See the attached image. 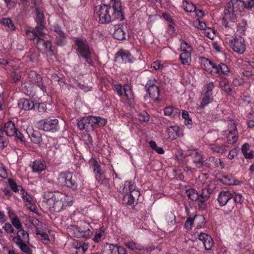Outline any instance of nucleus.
<instances>
[{"mask_svg":"<svg viewBox=\"0 0 254 254\" xmlns=\"http://www.w3.org/2000/svg\"><path fill=\"white\" fill-rule=\"evenodd\" d=\"M192 224H194L192 218L189 217L185 222V227L187 229L190 230L191 229Z\"/></svg>","mask_w":254,"mask_h":254,"instance_id":"obj_63","label":"nucleus"},{"mask_svg":"<svg viewBox=\"0 0 254 254\" xmlns=\"http://www.w3.org/2000/svg\"><path fill=\"white\" fill-rule=\"evenodd\" d=\"M20 190V193L22 195V197L23 200L27 202L25 205L27 207L30 209L32 211H34L35 209V205H33V198L32 197L28 194L26 192H25L23 188H21Z\"/></svg>","mask_w":254,"mask_h":254,"instance_id":"obj_22","label":"nucleus"},{"mask_svg":"<svg viewBox=\"0 0 254 254\" xmlns=\"http://www.w3.org/2000/svg\"><path fill=\"white\" fill-rule=\"evenodd\" d=\"M15 244L23 253L26 254H32V250L28 246L29 243L18 242Z\"/></svg>","mask_w":254,"mask_h":254,"instance_id":"obj_33","label":"nucleus"},{"mask_svg":"<svg viewBox=\"0 0 254 254\" xmlns=\"http://www.w3.org/2000/svg\"><path fill=\"white\" fill-rule=\"evenodd\" d=\"M182 117L185 120V123L186 125H191L192 124V120L189 116L188 112L183 111L182 112Z\"/></svg>","mask_w":254,"mask_h":254,"instance_id":"obj_51","label":"nucleus"},{"mask_svg":"<svg viewBox=\"0 0 254 254\" xmlns=\"http://www.w3.org/2000/svg\"><path fill=\"white\" fill-rule=\"evenodd\" d=\"M90 164L92 166L93 171L95 173H99L102 170L100 166L98 164L97 161L95 159H91L89 161Z\"/></svg>","mask_w":254,"mask_h":254,"instance_id":"obj_46","label":"nucleus"},{"mask_svg":"<svg viewBox=\"0 0 254 254\" xmlns=\"http://www.w3.org/2000/svg\"><path fill=\"white\" fill-rule=\"evenodd\" d=\"M36 234L39 235L41 240L43 241V243L45 244H48L50 242L49 236L46 233H41L40 231H36Z\"/></svg>","mask_w":254,"mask_h":254,"instance_id":"obj_52","label":"nucleus"},{"mask_svg":"<svg viewBox=\"0 0 254 254\" xmlns=\"http://www.w3.org/2000/svg\"><path fill=\"white\" fill-rule=\"evenodd\" d=\"M115 61L123 63H132L131 55L129 52L124 50H120L115 56Z\"/></svg>","mask_w":254,"mask_h":254,"instance_id":"obj_11","label":"nucleus"},{"mask_svg":"<svg viewBox=\"0 0 254 254\" xmlns=\"http://www.w3.org/2000/svg\"><path fill=\"white\" fill-rule=\"evenodd\" d=\"M125 245L127 248H128L129 250L131 251H135V250L141 249V248H140L139 245H138L137 244L135 243L133 241L126 242L125 243Z\"/></svg>","mask_w":254,"mask_h":254,"instance_id":"obj_47","label":"nucleus"},{"mask_svg":"<svg viewBox=\"0 0 254 254\" xmlns=\"http://www.w3.org/2000/svg\"><path fill=\"white\" fill-rule=\"evenodd\" d=\"M45 27V26L44 24H37L35 29H33V30L35 33H36L38 37H43L45 34L44 31Z\"/></svg>","mask_w":254,"mask_h":254,"instance_id":"obj_41","label":"nucleus"},{"mask_svg":"<svg viewBox=\"0 0 254 254\" xmlns=\"http://www.w3.org/2000/svg\"><path fill=\"white\" fill-rule=\"evenodd\" d=\"M212 150L216 153L223 154L226 150V147L224 145H221L220 146H215L211 148Z\"/></svg>","mask_w":254,"mask_h":254,"instance_id":"obj_57","label":"nucleus"},{"mask_svg":"<svg viewBox=\"0 0 254 254\" xmlns=\"http://www.w3.org/2000/svg\"><path fill=\"white\" fill-rule=\"evenodd\" d=\"M243 74L245 76L247 77L248 78L251 79L252 81L254 80L253 72L252 70L248 69L245 70L243 72Z\"/></svg>","mask_w":254,"mask_h":254,"instance_id":"obj_64","label":"nucleus"},{"mask_svg":"<svg viewBox=\"0 0 254 254\" xmlns=\"http://www.w3.org/2000/svg\"><path fill=\"white\" fill-rule=\"evenodd\" d=\"M235 193V195L234 194V196H233L234 201L236 203V204H239L240 205L242 204L244 200V197L241 194H239V193L237 194L236 193Z\"/></svg>","mask_w":254,"mask_h":254,"instance_id":"obj_54","label":"nucleus"},{"mask_svg":"<svg viewBox=\"0 0 254 254\" xmlns=\"http://www.w3.org/2000/svg\"><path fill=\"white\" fill-rule=\"evenodd\" d=\"M137 119L140 122H146L149 121V115L145 112L137 114Z\"/></svg>","mask_w":254,"mask_h":254,"instance_id":"obj_50","label":"nucleus"},{"mask_svg":"<svg viewBox=\"0 0 254 254\" xmlns=\"http://www.w3.org/2000/svg\"><path fill=\"white\" fill-rule=\"evenodd\" d=\"M26 132L33 143L40 144L42 141V136L39 131L28 128Z\"/></svg>","mask_w":254,"mask_h":254,"instance_id":"obj_15","label":"nucleus"},{"mask_svg":"<svg viewBox=\"0 0 254 254\" xmlns=\"http://www.w3.org/2000/svg\"><path fill=\"white\" fill-rule=\"evenodd\" d=\"M90 227V226L89 224L84 222L79 226H72V229L75 237L86 239L90 238L93 234Z\"/></svg>","mask_w":254,"mask_h":254,"instance_id":"obj_8","label":"nucleus"},{"mask_svg":"<svg viewBox=\"0 0 254 254\" xmlns=\"http://www.w3.org/2000/svg\"><path fill=\"white\" fill-rule=\"evenodd\" d=\"M3 130V133L5 132L8 136H12L16 133L17 129L15 127L14 124L11 121H8L5 124L4 127H1Z\"/></svg>","mask_w":254,"mask_h":254,"instance_id":"obj_21","label":"nucleus"},{"mask_svg":"<svg viewBox=\"0 0 254 254\" xmlns=\"http://www.w3.org/2000/svg\"><path fill=\"white\" fill-rule=\"evenodd\" d=\"M164 112L165 115L170 116L172 118H174L180 114L179 110L173 106L165 107L164 109Z\"/></svg>","mask_w":254,"mask_h":254,"instance_id":"obj_32","label":"nucleus"},{"mask_svg":"<svg viewBox=\"0 0 254 254\" xmlns=\"http://www.w3.org/2000/svg\"><path fill=\"white\" fill-rule=\"evenodd\" d=\"M186 193L187 195L191 200H198L201 203V204L199 205L200 208L202 209L205 208L206 205L204 202L207 200L210 196V193L209 192L208 189H203L201 194H199L197 191L193 189H190L187 190Z\"/></svg>","mask_w":254,"mask_h":254,"instance_id":"obj_3","label":"nucleus"},{"mask_svg":"<svg viewBox=\"0 0 254 254\" xmlns=\"http://www.w3.org/2000/svg\"><path fill=\"white\" fill-rule=\"evenodd\" d=\"M241 149L243 154L246 158L252 159L253 158V151L251 150L249 153H248V151L250 150V145L249 143H245L244 144Z\"/></svg>","mask_w":254,"mask_h":254,"instance_id":"obj_35","label":"nucleus"},{"mask_svg":"<svg viewBox=\"0 0 254 254\" xmlns=\"http://www.w3.org/2000/svg\"><path fill=\"white\" fill-rule=\"evenodd\" d=\"M212 100V95L208 93V92H204L202 95L201 102L200 103V106L202 107H204Z\"/></svg>","mask_w":254,"mask_h":254,"instance_id":"obj_37","label":"nucleus"},{"mask_svg":"<svg viewBox=\"0 0 254 254\" xmlns=\"http://www.w3.org/2000/svg\"><path fill=\"white\" fill-rule=\"evenodd\" d=\"M26 34L28 39L30 40H34L36 38H38V36L36 35V33L32 30H26Z\"/></svg>","mask_w":254,"mask_h":254,"instance_id":"obj_60","label":"nucleus"},{"mask_svg":"<svg viewBox=\"0 0 254 254\" xmlns=\"http://www.w3.org/2000/svg\"><path fill=\"white\" fill-rule=\"evenodd\" d=\"M191 155L193 159V162L195 164L196 167L199 168L202 167L203 161L202 154L198 152L193 151Z\"/></svg>","mask_w":254,"mask_h":254,"instance_id":"obj_29","label":"nucleus"},{"mask_svg":"<svg viewBox=\"0 0 254 254\" xmlns=\"http://www.w3.org/2000/svg\"><path fill=\"white\" fill-rule=\"evenodd\" d=\"M60 185L65 186L73 190H77L78 184L73 178L72 174L69 172H61L57 178Z\"/></svg>","mask_w":254,"mask_h":254,"instance_id":"obj_6","label":"nucleus"},{"mask_svg":"<svg viewBox=\"0 0 254 254\" xmlns=\"http://www.w3.org/2000/svg\"><path fill=\"white\" fill-rule=\"evenodd\" d=\"M21 75L17 73L16 71H14L12 73L11 82L13 83H17L21 79Z\"/></svg>","mask_w":254,"mask_h":254,"instance_id":"obj_58","label":"nucleus"},{"mask_svg":"<svg viewBox=\"0 0 254 254\" xmlns=\"http://www.w3.org/2000/svg\"><path fill=\"white\" fill-rule=\"evenodd\" d=\"M55 197H57L56 195H54L53 192H49L47 194H44V200L49 206L50 208L51 207V204L55 199Z\"/></svg>","mask_w":254,"mask_h":254,"instance_id":"obj_43","label":"nucleus"},{"mask_svg":"<svg viewBox=\"0 0 254 254\" xmlns=\"http://www.w3.org/2000/svg\"><path fill=\"white\" fill-rule=\"evenodd\" d=\"M3 130L0 128V149H3L7 146L8 142L5 137L3 136Z\"/></svg>","mask_w":254,"mask_h":254,"instance_id":"obj_48","label":"nucleus"},{"mask_svg":"<svg viewBox=\"0 0 254 254\" xmlns=\"http://www.w3.org/2000/svg\"><path fill=\"white\" fill-rule=\"evenodd\" d=\"M254 5V0H247L246 1L241 0H231L228 2L224 9L223 20L231 21L233 22L241 15L244 8L251 9Z\"/></svg>","mask_w":254,"mask_h":254,"instance_id":"obj_2","label":"nucleus"},{"mask_svg":"<svg viewBox=\"0 0 254 254\" xmlns=\"http://www.w3.org/2000/svg\"><path fill=\"white\" fill-rule=\"evenodd\" d=\"M229 133L227 135V142L229 144H234L237 141L238 131L236 125L234 123L229 124L228 126Z\"/></svg>","mask_w":254,"mask_h":254,"instance_id":"obj_13","label":"nucleus"},{"mask_svg":"<svg viewBox=\"0 0 254 254\" xmlns=\"http://www.w3.org/2000/svg\"><path fill=\"white\" fill-rule=\"evenodd\" d=\"M176 224V216L171 212H167L165 215V220L163 223L164 227L167 230Z\"/></svg>","mask_w":254,"mask_h":254,"instance_id":"obj_23","label":"nucleus"},{"mask_svg":"<svg viewBox=\"0 0 254 254\" xmlns=\"http://www.w3.org/2000/svg\"><path fill=\"white\" fill-rule=\"evenodd\" d=\"M96 175V179L101 184L105 185L107 186L109 184V181L106 179L103 175V171L100 170L99 173H95Z\"/></svg>","mask_w":254,"mask_h":254,"instance_id":"obj_40","label":"nucleus"},{"mask_svg":"<svg viewBox=\"0 0 254 254\" xmlns=\"http://www.w3.org/2000/svg\"><path fill=\"white\" fill-rule=\"evenodd\" d=\"M124 190L127 194H130V195H134V197H139L140 193L138 190L136 189L135 185L131 182H126L125 184Z\"/></svg>","mask_w":254,"mask_h":254,"instance_id":"obj_20","label":"nucleus"},{"mask_svg":"<svg viewBox=\"0 0 254 254\" xmlns=\"http://www.w3.org/2000/svg\"><path fill=\"white\" fill-rule=\"evenodd\" d=\"M91 116L83 117L77 123L78 128L81 130L93 129V124L91 122Z\"/></svg>","mask_w":254,"mask_h":254,"instance_id":"obj_14","label":"nucleus"},{"mask_svg":"<svg viewBox=\"0 0 254 254\" xmlns=\"http://www.w3.org/2000/svg\"><path fill=\"white\" fill-rule=\"evenodd\" d=\"M214 85L212 82L207 83L204 86V88L206 90L205 92H208V93H209L210 94L212 95V91Z\"/></svg>","mask_w":254,"mask_h":254,"instance_id":"obj_62","label":"nucleus"},{"mask_svg":"<svg viewBox=\"0 0 254 254\" xmlns=\"http://www.w3.org/2000/svg\"><path fill=\"white\" fill-rule=\"evenodd\" d=\"M198 239L202 242L206 250H211L214 243L210 235L204 233H200L198 235Z\"/></svg>","mask_w":254,"mask_h":254,"instance_id":"obj_16","label":"nucleus"},{"mask_svg":"<svg viewBox=\"0 0 254 254\" xmlns=\"http://www.w3.org/2000/svg\"><path fill=\"white\" fill-rule=\"evenodd\" d=\"M91 119L93 125L94 124L98 125L99 127H103L107 123V121L105 119L100 117L91 116Z\"/></svg>","mask_w":254,"mask_h":254,"instance_id":"obj_39","label":"nucleus"},{"mask_svg":"<svg viewBox=\"0 0 254 254\" xmlns=\"http://www.w3.org/2000/svg\"><path fill=\"white\" fill-rule=\"evenodd\" d=\"M8 182L10 188L14 192H17L19 190V189L21 190V188H22L21 186H17L14 181L12 179H9Z\"/></svg>","mask_w":254,"mask_h":254,"instance_id":"obj_49","label":"nucleus"},{"mask_svg":"<svg viewBox=\"0 0 254 254\" xmlns=\"http://www.w3.org/2000/svg\"><path fill=\"white\" fill-rule=\"evenodd\" d=\"M203 61L206 64H209L211 65L214 72L218 73L219 75H221L220 74H223L225 75H228L230 71L229 67L226 64L220 63L218 66H217L215 65L211 61L205 58H202V61Z\"/></svg>","mask_w":254,"mask_h":254,"instance_id":"obj_10","label":"nucleus"},{"mask_svg":"<svg viewBox=\"0 0 254 254\" xmlns=\"http://www.w3.org/2000/svg\"><path fill=\"white\" fill-rule=\"evenodd\" d=\"M65 198L64 197H61L60 195H57L55 197V199L51 204V207L53 209V211L55 212H60L63 209L64 206V201Z\"/></svg>","mask_w":254,"mask_h":254,"instance_id":"obj_17","label":"nucleus"},{"mask_svg":"<svg viewBox=\"0 0 254 254\" xmlns=\"http://www.w3.org/2000/svg\"><path fill=\"white\" fill-rule=\"evenodd\" d=\"M33 74L35 75V77L33 81V84L37 86H38L43 91H45L46 88L42 82V77L40 75L37 74L35 72L33 73Z\"/></svg>","mask_w":254,"mask_h":254,"instance_id":"obj_38","label":"nucleus"},{"mask_svg":"<svg viewBox=\"0 0 254 254\" xmlns=\"http://www.w3.org/2000/svg\"><path fill=\"white\" fill-rule=\"evenodd\" d=\"M202 167L213 169L218 167V159L214 157L211 156L203 161Z\"/></svg>","mask_w":254,"mask_h":254,"instance_id":"obj_26","label":"nucleus"},{"mask_svg":"<svg viewBox=\"0 0 254 254\" xmlns=\"http://www.w3.org/2000/svg\"><path fill=\"white\" fill-rule=\"evenodd\" d=\"M95 17L101 24L125 19L124 9L120 0H112L109 4H101L95 7Z\"/></svg>","mask_w":254,"mask_h":254,"instance_id":"obj_1","label":"nucleus"},{"mask_svg":"<svg viewBox=\"0 0 254 254\" xmlns=\"http://www.w3.org/2000/svg\"><path fill=\"white\" fill-rule=\"evenodd\" d=\"M114 90L117 92L120 96L125 94L128 100H131L132 98V95L131 94L130 91L126 88H124L123 90L121 84H115L114 86Z\"/></svg>","mask_w":254,"mask_h":254,"instance_id":"obj_24","label":"nucleus"},{"mask_svg":"<svg viewBox=\"0 0 254 254\" xmlns=\"http://www.w3.org/2000/svg\"><path fill=\"white\" fill-rule=\"evenodd\" d=\"M104 231L102 229H100L98 232H96L93 240L95 242L98 243L100 241L101 238L104 235Z\"/></svg>","mask_w":254,"mask_h":254,"instance_id":"obj_55","label":"nucleus"},{"mask_svg":"<svg viewBox=\"0 0 254 254\" xmlns=\"http://www.w3.org/2000/svg\"><path fill=\"white\" fill-rule=\"evenodd\" d=\"M138 197H134V195H130V194H126L124 197V203L131 206H134L135 204L137 202L136 200L137 199Z\"/></svg>","mask_w":254,"mask_h":254,"instance_id":"obj_34","label":"nucleus"},{"mask_svg":"<svg viewBox=\"0 0 254 254\" xmlns=\"http://www.w3.org/2000/svg\"><path fill=\"white\" fill-rule=\"evenodd\" d=\"M0 177L4 179L8 177L6 169L2 164L0 165Z\"/></svg>","mask_w":254,"mask_h":254,"instance_id":"obj_56","label":"nucleus"},{"mask_svg":"<svg viewBox=\"0 0 254 254\" xmlns=\"http://www.w3.org/2000/svg\"><path fill=\"white\" fill-rule=\"evenodd\" d=\"M0 23L12 30H14L15 28V27L12 22L11 20L9 18H3L1 19L0 20Z\"/></svg>","mask_w":254,"mask_h":254,"instance_id":"obj_44","label":"nucleus"},{"mask_svg":"<svg viewBox=\"0 0 254 254\" xmlns=\"http://www.w3.org/2000/svg\"><path fill=\"white\" fill-rule=\"evenodd\" d=\"M22 104L21 108L24 110H29L32 109H35V104L29 99H21L18 103L19 106Z\"/></svg>","mask_w":254,"mask_h":254,"instance_id":"obj_31","label":"nucleus"},{"mask_svg":"<svg viewBox=\"0 0 254 254\" xmlns=\"http://www.w3.org/2000/svg\"><path fill=\"white\" fill-rule=\"evenodd\" d=\"M46 166L44 162L37 160L33 162L32 170L34 172L40 173L45 169Z\"/></svg>","mask_w":254,"mask_h":254,"instance_id":"obj_30","label":"nucleus"},{"mask_svg":"<svg viewBox=\"0 0 254 254\" xmlns=\"http://www.w3.org/2000/svg\"><path fill=\"white\" fill-rule=\"evenodd\" d=\"M12 241L14 243L18 242L29 243L28 233L23 229H19L17 232L16 236H12Z\"/></svg>","mask_w":254,"mask_h":254,"instance_id":"obj_18","label":"nucleus"},{"mask_svg":"<svg viewBox=\"0 0 254 254\" xmlns=\"http://www.w3.org/2000/svg\"><path fill=\"white\" fill-rule=\"evenodd\" d=\"M110 254H127L125 248L117 245L110 244L109 246Z\"/></svg>","mask_w":254,"mask_h":254,"instance_id":"obj_27","label":"nucleus"},{"mask_svg":"<svg viewBox=\"0 0 254 254\" xmlns=\"http://www.w3.org/2000/svg\"><path fill=\"white\" fill-rule=\"evenodd\" d=\"M75 44L77 46L76 51L80 56L85 60V62L91 64L92 61L90 58L91 52L89 50V45L85 38H75Z\"/></svg>","mask_w":254,"mask_h":254,"instance_id":"obj_4","label":"nucleus"},{"mask_svg":"<svg viewBox=\"0 0 254 254\" xmlns=\"http://www.w3.org/2000/svg\"><path fill=\"white\" fill-rule=\"evenodd\" d=\"M186 5L184 3V9L189 12H191L195 10V6L192 3L186 1Z\"/></svg>","mask_w":254,"mask_h":254,"instance_id":"obj_53","label":"nucleus"},{"mask_svg":"<svg viewBox=\"0 0 254 254\" xmlns=\"http://www.w3.org/2000/svg\"><path fill=\"white\" fill-rule=\"evenodd\" d=\"M35 12L37 15L36 22L37 24H44L45 21L44 20V13L39 7H36Z\"/></svg>","mask_w":254,"mask_h":254,"instance_id":"obj_42","label":"nucleus"},{"mask_svg":"<svg viewBox=\"0 0 254 254\" xmlns=\"http://www.w3.org/2000/svg\"><path fill=\"white\" fill-rule=\"evenodd\" d=\"M160 83L155 78L148 79L145 85V91L148 93L150 97L155 102L159 100L160 90Z\"/></svg>","mask_w":254,"mask_h":254,"instance_id":"obj_5","label":"nucleus"},{"mask_svg":"<svg viewBox=\"0 0 254 254\" xmlns=\"http://www.w3.org/2000/svg\"><path fill=\"white\" fill-rule=\"evenodd\" d=\"M115 32L113 33V37L119 40L125 39L126 33L120 27V25H115L114 26Z\"/></svg>","mask_w":254,"mask_h":254,"instance_id":"obj_28","label":"nucleus"},{"mask_svg":"<svg viewBox=\"0 0 254 254\" xmlns=\"http://www.w3.org/2000/svg\"><path fill=\"white\" fill-rule=\"evenodd\" d=\"M37 126L40 129L52 132L58 131L60 129L59 121L57 119L47 118L41 120L38 122Z\"/></svg>","mask_w":254,"mask_h":254,"instance_id":"obj_7","label":"nucleus"},{"mask_svg":"<svg viewBox=\"0 0 254 254\" xmlns=\"http://www.w3.org/2000/svg\"><path fill=\"white\" fill-rule=\"evenodd\" d=\"M54 31L56 33V40L58 45L62 46L66 42V35L58 25L54 26Z\"/></svg>","mask_w":254,"mask_h":254,"instance_id":"obj_12","label":"nucleus"},{"mask_svg":"<svg viewBox=\"0 0 254 254\" xmlns=\"http://www.w3.org/2000/svg\"><path fill=\"white\" fill-rule=\"evenodd\" d=\"M192 219L197 228L202 227L205 224V218L201 215H196Z\"/></svg>","mask_w":254,"mask_h":254,"instance_id":"obj_36","label":"nucleus"},{"mask_svg":"<svg viewBox=\"0 0 254 254\" xmlns=\"http://www.w3.org/2000/svg\"><path fill=\"white\" fill-rule=\"evenodd\" d=\"M75 248L78 250L76 253H84L88 248V244L84 243L83 244H77V245L75 246Z\"/></svg>","mask_w":254,"mask_h":254,"instance_id":"obj_45","label":"nucleus"},{"mask_svg":"<svg viewBox=\"0 0 254 254\" xmlns=\"http://www.w3.org/2000/svg\"><path fill=\"white\" fill-rule=\"evenodd\" d=\"M234 193L230 191H222L220 192L217 200L221 206H224L232 198H233Z\"/></svg>","mask_w":254,"mask_h":254,"instance_id":"obj_19","label":"nucleus"},{"mask_svg":"<svg viewBox=\"0 0 254 254\" xmlns=\"http://www.w3.org/2000/svg\"><path fill=\"white\" fill-rule=\"evenodd\" d=\"M11 223L13 226L17 229H20L22 226V225L17 217L13 218L12 219Z\"/></svg>","mask_w":254,"mask_h":254,"instance_id":"obj_59","label":"nucleus"},{"mask_svg":"<svg viewBox=\"0 0 254 254\" xmlns=\"http://www.w3.org/2000/svg\"><path fill=\"white\" fill-rule=\"evenodd\" d=\"M182 51L183 53L180 56L181 63L184 65H189L191 62V54L190 51L183 49Z\"/></svg>","mask_w":254,"mask_h":254,"instance_id":"obj_25","label":"nucleus"},{"mask_svg":"<svg viewBox=\"0 0 254 254\" xmlns=\"http://www.w3.org/2000/svg\"><path fill=\"white\" fill-rule=\"evenodd\" d=\"M35 109H37L39 112H44L47 109L46 105L43 103H36L35 104Z\"/></svg>","mask_w":254,"mask_h":254,"instance_id":"obj_61","label":"nucleus"},{"mask_svg":"<svg viewBox=\"0 0 254 254\" xmlns=\"http://www.w3.org/2000/svg\"><path fill=\"white\" fill-rule=\"evenodd\" d=\"M230 46L234 52L239 54H243L246 50L244 39L240 36L231 40Z\"/></svg>","mask_w":254,"mask_h":254,"instance_id":"obj_9","label":"nucleus"}]
</instances>
